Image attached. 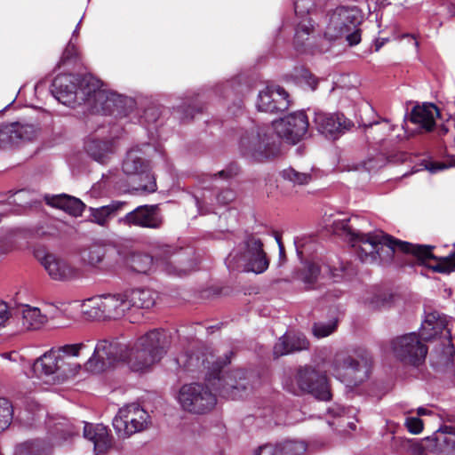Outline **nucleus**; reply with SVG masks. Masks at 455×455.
Returning <instances> with one entry per match:
<instances>
[{"label":"nucleus","mask_w":455,"mask_h":455,"mask_svg":"<svg viewBox=\"0 0 455 455\" xmlns=\"http://www.w3.org/2000/svg\"><path fill=\"white\" fill-rule=\"evenodd\" d=\"M36 257L53 280L68 281L79 275L76 267L52 253L36 251Z\"/></svg>","instance_id":"nucleus-21"},{"label":"nucleus","mask_w":455,"mask_h":455,"mask_svg":"<svg viewBox=\"0 0 455 455\" xmlns=\"http://www.w3.org/2000/svg\"><path fill=\"white\" fill-rule=\"evenodd\" d=\"M47 316L39 308L26 306L22 309V326L26 330H38L47 323Z\"/></svg>","instance_id":"nucleus-36"},{"label":"nucleus","mask_w":455,"mask_h":455,"mask_svg":"<svg viewBox=\"0 0 455 455\" xmlns=\"http://www.w3.org/2000/svg\"><path fill=\"white\" fill-rule=\"evenodd\" d=\"M347 425L351 430H355L356 427L355 423L352 421H347Z\"/></svg>","instance_id":"nucleus-57"},{"label":"nucleus","mask_w":455,"mask_h":455,"mask_svg":"<svg viewBox=\"0 0 455 455\" xmlns=\"http://www.w3.org/2000/svg\"><path fill=\"white\" fill-rule=\"evenodd\" d=\"M321 267L315 262L307 263L299 273V278L303 282L307 289L314 288L315 283L319 280Z\"/></svg>","instance_id":"nucleus-37"},{"label":"nucleus","mask_w":455,"mask_h":455,"mask_svg":"<svg viewBox=\"0 0 455 455\" xmlns=\"http://www.w3.org/2000/svg\"><path fill=\"white\" fill-rule=\"evenodd\" d=\"M150 416L138 403H131L119 409L113 419V427L120 438L146 430L150 425Z\"/></svg>","instance_id":"nucleus-10"},{"label":"nucleus","mask_w":455,"mask_h":455,"mask_svg":"<svg viewBox=\"0 0 455 455\" xmlns=\"http://www.w3.org/2000/svg\"><path fill=\"white\" fill-rule=\"evenodd\" d=\"M362 20V12L356 6H338L330 15L324 36L330 40L345 36L350 45H355L361 41L358 27Z\"/></svg>","instance_id":"nucleus-6"},{"label":"nucleus","mask_w":455,"mask_h":455,"mask_svg":"<svg viewBox=\"0 0 455 455\" xmlns=\"http://www.w3.org/2000/svg\"><path fill=\"white\" fill-rule=\"evenodd\" d=\"M329 425H330V426H334V425H335V422H331V421H329Z\"/></svg>","instance_id":"nucleus-60"},{"label":"nucleus","mask_w":455,"mask_h":455,"mask_svg":"<svg viewBox=\"0 0 455 455\" xmlns=\"http://www.w3.org/2000/svg\"><path fill=\"white\" fill-rule=\"evenodd\" d=\"M296 381L297 387L286 386V388L295 395L302 391L310 393L320 400H329L331 398L326 376L316 371L312 367L300 368L297 372Z\"/></svg>","instance_id":"nucleus-15"},{"label":"nucleus","mask_w":455,"mask_h":455,"mask_svg":"<svg viewBox=\"0 0 455 455\" xmlns=\"http://www.w3.org/2000/svg\"><path fill=\"white\" fill-rule=\"evenodd\" d=\"M168 340L163 331L153 330L140 337L132 345L119 339H101L86 362L87 370L100 372L125 362L134 371L148 370L166 354Z\"/></svg>","instance_id":"nucleus-2"},{"label":"nucleus","mask_w":455,"mask_h":455,"mask_svg":"<svg viewBox=\"0 0 455 455\" xmlns=\"http://www.w3.org/2000/svg\"><path fill=\"white\" fill-rule=\"evenodd\" d=\"M348 410L340 406V405H338V404H335L333 406H331V408L328 409V412L332 415L334 418H339V422H338V426L339 427H344L345 425V418H346V414L347 413Z\"/></svg>","instance_id":"nucleus-46"},{"label":"nucleus","mask_w":455,"mask_h":455,"mask_svg":"<svg viewBox=\"0 0 455 455\" xmlns=\"http://www.w3.org/2000/svg\"><path fill=\"white\" fill-rule=\"evenodd\" d=\"M391 350L398 360L411 365L420 364L427 353V347L415 332L395 338L391 341Z\"/></svg>","instance_id":"nucleus-16"},{"label":"nucleus","mask_w":455,"mask_h":455,"mask_svg":"<svg viewBox=\"0 0 455 455\" xmlns=\"http://www.w3.org/2000/svg\"><path fill=\"white\" fill-rule=\"evenodd\" d=\"M12 419V407L4 398H0V431L6 429Z\"/></svg>","instance_id":"nucleus-41"},{"label":"nucleus","mask_w":455,"mask_h":455,"mask_svg":"<svg viewBox=\"0 0 455 455\" xmlns=\"http://www.w3.org/2000/svg\"><path fill=\"white\" fill-rule=\"evenodd\" d=\"M382 164V159H369L368 161L364 162V168L370 172L381 167Z\"/></svg>","instance_id":"nucleus-50"},{"label":"nucleus","mask_w":455,"mask_h":455,"mask_svg":"<svg viewBox=\"0 0 455 455\" xmlns=\"http://www.w3.org/2000/svg\"><path fill=\"white\" fill-rule=\"evenodd\" d=\"M118 221L127 226L156 229L162 226L163 218L157 205H140L120 218Z\"/></svg>","instance_id":"nucleus-22"},{"label":"nucleus","mask_w":455,"mask_h":455,"mask_svg":"<svg viewBox=\"0 0 455 455\" xmlns=\"http://www.w3.org/2000/svg\"><path fill=\"white\" fill-rule=\"evenodd\" d=\"M433 449L438 452H449L455 451V427L444 426L438 429L434 437Z\"/></svg>","instance_id":"nucleus-33"},{"label":"nucleus","mask_w":455,"mask_h":455,"mask_svg":"<svg viewBox=\"0 0 455 455\" xmlns=\"http://www.w3.org/2000/svg\"><path fill=\"white\" fill-rule=\"evenodd\" d=\"M39 127L32 123L18 121L0 127V148H8L24 141H31L39 135Z\"/></svg>","instance_id":"nucleus-19"},{"label":"nucleus","mask_w":455,"mask_h":455,"mask_svg":"<svg viewBox=\"0 0 455 455\" xmlns=\"http://www.w3.org/2000/svg\"><path fill=\"white\" fill-rule=\"evenodd\" d=\"M146 153L140 147L132 148L126 154L123 162L122 170L130 177H138L140 180H147V183L140 184L139 189L152 193L156 190L155 178L148 172V162L145 158Z\"/></svg>","instance_id":"nucleus-17"},{"label":"nucleus","mask_w":455,"mask_h":455,"mask_svg":"<svg viewBox=\"0 0 455 455\" xmlns=\"http://www.w3.org/2000/svg\"><path fill=\"white\" fill-rule=\"evenodd\" d=\"M402 38H411L413 40V44L415 45V47L418 49L419 46V42L417 41L416 37L413 36V35H409V34H403L401 36Z\"/></svg>","instance_id":"nucleus-54"},{"label":"nucleus","mask_w":455,"mask_h":455,"mask_svg":"<svg viewBox=\"0 0 455 455\" xmlns=\"http://www.w3.org/2000/svg\"><path fill=\"white\" fill-rule=\"evenodd\" d=\"M232 352L224 355V357L216 356L213 353L203 355L202 365L206 371V379L218 390L220 395L231 399L243 397L246 389L244 372L240 370L234 371L226 375H220L221 369L230 363Z\"/></svg>","instance_id":"nucleus-3"},{"label":"nucleus","mask_w":455,"mask_h":455,"mask_svg":"<svg viewBox=\"0 0 455 455\" xmlns=\"http://www.w3.org/2000/svg\"><path fill=\"white\" fill-rule=\"evenodd\" d=\"M303 77L307 80L308 84L312 87V89H315L316 86V81L311 74L308 73V71L305 70L303 73Z\"/></svg>","instance_id":"nucleus-53"},{"label":"nucleus","mask_w":455,"mask_h":455,"mask_svg":"<svg viewBox=\"0 0 455 455\" xmlns=\"http://www.w3.org/2000/svg\"><path fill=\"white\" fill-rule=\"evenodd\" d=\"M312 29L313 25L311 20L308 19L303 20L297 27L295 33V44L298 46H302L304 42L308 39Z\"/></svg>","instance_id":"nucleus-42"},{"label":"nucleus","mask_w":455,"mask_h":455,"mask_svg":"<svg viewBox=\"0 0 455 455\" xmlns=\"http://www.w3.org/2000/svg\"><path fill=\"white\" fill-rule=\"evenodd\" d=\"M175 254V249L170 245L163 244L156 248L154 257L140 251L121 250L118 256L122 263L132 271L140 274H150L161 269L167 274L182 275L185 269H177L170 262Z\"/></svg>","instance_id":"nucleus-5"},{"label":"nucleus","mask_w":455,"mask_h":455,"mask_svg":"<svg viewBox=\"0 0 455 455\" xmlns=\"http://www.w3.org/2000/svg\"><path fill=\"white\" fill-rule=\"evenodd\" d=\"M417 413L419 416H423V415H428L431 413V411L426 408H423V407H419L417 409Z\"/></svg>","instance_id":"nucleus-55"},{"label":"nucleus","mask_w":455,"mask_h":455,"mask_svg":"<svg viewBox=\"0 0 455 455\" xmlns=\"http://www.w3.org/2000/svg\"><path fill=\"white\" fill-rule=\"evenodd\" d=\"M338 326V320L332 319L328 323L319 322L313 325L312 331L314 336L318 339L325 338L333 333Z\"/></svg>","instance_id":"nucleus-39"},{"label":"nucleus","mask_w":455,"mask_h":455,"mask_svg":"<svg viewBox=\"0 0 455 455\" xmlns=\"http://www.w3.org/2000/svg\"><path fill=\"white\" fill-rule=\"evenodd\" d=\"M76 56H77V49H76L75 42L73 41V38H71L63 52L60 61L66 62L68 60H70L76 58Z\"/></svg>","instance_id":"nucleus-47"},{"label":"nucleus","mask_w":455,"mask_h":455,"mask_svg":"<svg viewBox=\"0 0 455 455\" xmlns=\"http://www.w3.org/2000/svg\"><path fill=\"white\" fill-rule=\"evenodd\" d=\"M377 124H379V122H375V123H373V124H370V127H372V125H377Z\"/></svg>","instance_id":"nucleus-59"},{"label":"nucleus","mask_w":455,"mask_h":455,"mask_svg":"<svg viewBox=\"0 0 455 455\" xmlns=\"http://www.w3.org/2000/svg\"><path fill=\"white\" fill-rule=\"evenodd\" d=\"M226 264L230 269L243 267L247 272L262 274L268 268L269 259L263 249L262 241L250 235L229 253Z\"/></svg>","instance_id":"nucleus-7"},{"label":"nucleus","mask_w":455,"mask_h":455,"mask_svg":"<svg viewBox=\"0 0 455 455\" xmlns=\"http://www.w3.org/2000/svg\"><path fill=\"white\" fill-rule=\"evenodd\" d=\"M80 23H81V20L79 21V23L77 24L76 28H75L74 32H73V35H72V37L71 38H75L78 35V32H79V26H80Z\"/></svg>","instance_id":"nucleus-56"},{"label":"nucleus","mask_w":455,"mask_h":455,"mask_svg":"<svg viewBox=\"0 0 455 455\" xmlns=\"http://www.w3.org/2000/svg\"><path fill=\"white\" fill-rule=\"evenodd\" d=\"M289 95L280 86L267 87L259 94L257 108L259 111L276 113L289 108Z\"/></svg>","instance_id":"nucleus-23"},{"label":"nucleus","mask_w":455,"mask_h":455,"mask_svg":"<svg viewBox=\"0 0 455 455\" xmlns=\"http://www.w3.org/2000/svg\"><path fill=\"white\" fill-rule=\"evenodd\" d=\"M294 10L297 15L303 17L314 7L313 0H294Z\"/></svg>","instance_id":"nucleus-44"},{"label":"nucleus","mask_w":455,"mask_h":455,"mask_svg":"<svg viewBox=\"0 0 455 455\" xmlns=\"http://www.w3.org/2000/svg\"><path fill=\"white\" fill-rule=\"evenodd\" d=\"M309 342L302 333L284 334L274 346V355L279 357L292 352L306 350Z\"/></svg>","instance_id":"nucleus-28"},{"label":"nucleus","mask_w":455,"mask_h":455,"mask_svg":"<svg viewBox=\"0 0 455 455\" xmlns=\"http://www.w3.org/2000/svg\"><path fill=\"white\" fill-rule=\"evenodd\" d=\"M124 293L104 294L87 299L84 305V314L91 319H119L129 310Z\"/></svg>","instance_id":"nucleus-9"},{"label":"nucleus","mask_w":455,"mask_h":455,"mask_svg":"<svg viewBox=\"0 0 455 455\" xmlns=\"http://www.w3.org/2000/svg\"><path fill=\"white\" fill-rule=\"evenodd\" d=\"M440 335L443 339V353L452 356L455 354L451 343V333L447 328V320L437 313L428 314L421 324L420 338L424 340H430Z\"/></svg>","instance_id":"nucleus-20"},{"label":"nucleus","mask_w":455,"mask_h":455,"mask_svg":"<svg viewBox=\"0 0 455 455\" xmlns=\"http://www.w3.org/2000/svg\"><path fill=\"white\" fill-rule=\"evenodd\" d=\"M281 174L283 180L292 183L294 186H305L312 180L310 172H301L292 167L284 169Z\"/></svg>","instance_id":"nucleus-38"},{"label":"nucleus","mask_w":455,"mask_h":455,"mask_svg":"<svg viewBox=\"0 0 455 455\" xmlns=\"http://www.w3.org/2000/svg\"><path fill=\"white\" fill-rule=\"evenodd\" d=\"M78 434L76 429L68 420L63 419L58 422L53 430V438L47 440H34L25 442L15 450L16 455H52V449L56 445H62L68 438Z\"/></svg>","instance_id":"nucleus-11"},{"label":"nucleus","mask_w":455,"mask_h":455,"mask_svg":"<svg viewBox=\"0 0 455 455\" xmlns=\"http://www.w3.org/2000/svg\"><path fill=\"white\" fill-rule=\"evenodd\" d=\"M433 441L430 437L425 439H401L400 448L405 455H429L435 452Z\"/></svg>","instance_id":"nucleus-34"},{"label":"nucleus","mask_w":455,"mask_h":455,"mask_svg":"<svg viewBox=\"0 0 455 455\" xmlns=\"http://www.w3.org/2000/svg\"><path fill=\"white\" fill-rule=\"evenodd\" d=\"M105 256V249L100 246H92L83 252V260L91 266L100 264Z\"/></svg>","instance_id":"nucleus-40"},{"label":"nucleus","mask_w":455,"mask_h":455,"mask_svg":"<svg viewBox=\"0 0 455 455\" xmlns=\"http://www.w3.org/2000/svg\"><path fill=\"white\" fill-rule=\"evenodd\" d=\"M10 313L5 303L0 302V329L5 325L9 320Z\"/></svg>","instance_id":"nucleus-49"},{"label":"nucleus","mask_w":455,"mask_h":455,"mask_svg":"<svg viewBox=\"0 0 455 455\" xmlns=\"http://www.w3.org/2000/svg\"><path fill=\"white\" fill-rule=\"evenodd\" d=\"M385 303L386 299L377 295L369 301V307L372 309H378L383 307Z\"/></svg>","instance_id":"nucleus-51"},{"label":"nucleus","mask_w":455,"mask_h":455,"mask_svg":"<svg viewBox=\"0 0 455 455\" xmlns=\"http://www.w3.org/2000/svg\"><path fill=\"white\" fill-rule=\"evenodd\" d=\"M391 129H392V128H391V126H390V125H388L387 130H388V131H391Z\"/></svg>","instance_id":"nucleus-62"},{"label":"nucleus","mask_w":455,"mask_h":455,"mask_svg":"<svg viewBox=\"0 0 455 455\" xmlns=\"http://www.w3.org/2000/svg\"><path fill=\"white\" fill-rule=\"evenodd\" d=\"M404 425L412 435H419L423 430V421L419 417H407Z\"/></svg>","instance_id":"nucleus-43"},{"label":"nucleus","mask_w":455,"mask_h":455,"mask_svg":"<svg viewBox=\"0 0 455 455\" xmlns=\"http://www.w3.org/2000/svg\"><path fill=\"white\" fill-rule=\"evenodd\" d=\"M126 203L123 201H113L108 205L98 208H90L91 220L100 226H106L108 221L124 210Z\"/></svg>","instance_id":"nucleus-31"},{"label":"nucleus","mask_w":455,"mask_h":455,"mask_svg":"<svg viewBox=\"0 0 455 455\" xmlns=\"http://www.w3.org/2000/svg\"><path fill=\"white\" fill-rule=\"evenodd\" d=\"M45 201L49 205L76 217L81 216L85 208V204L80 199L66 194L46 196Z\"/></svg>","instance_id":"nucleus-30"},{"label":"nucleus","mask_w":455,"mask_h":455,"mask_svg":"<svg viewBox=\"0 0 455 455\" xmlns=\"http://www.w3.org/2000/svg\"><path fill=\"white\" fill-rule=\"evenodd\" d=\"M84 436L93 443L94 450L100 453L111 446V436L108 429L102 424L92 425L85 423Z\"/></svg>","instance_id":"nucleus-29"},{"label":"nucleus","mask_w":455,"mask_h":455,"mask_svg":"<svg viewBox=\"0 0 455 455\" xmlns=\"http://www.w3.org/2000/svg\"><path fill=\"white\" fill-rule=\"evenodd\" d=\"M362 361L351 355L349 350H339L329 363L328 371L347 385H357L366 377L365 365Z\"/></svg>","instance_id":"nucleus-12"},{"label":"nucleus","mask_w":455,"mask_h":455,"mask_svg":"<svg viewBox=\"0 0 455 455\" xmlns=\"http://www.w3.org/2000/svg\"><path fill=\"white\" fill-rule=\"evenodd\" d=\"M236 174V172H234L232 169L230 170H223V171H220L218 173L214 174L213 177H220V178H224V179H228V178H230L234 175Z\"/></svg>","instance_id":"nucleus-52"},{"label":"nucleus","mask_w":455,"mask_h":455,"mask_svg":"<svg viewBox=\"0 0 455 455\" xmlns=\"http://www.w3.org/2000/svg\"><path fill=\"white\" fill-rule=\"evenodd\" d=\"M78 99L88 101L97 110L100 108L106 114L120 111L126 101L123 95L103 88L101 81L91 75L79 77Z\"/></svg>","instance_id":"nucleus-8"},{"label":"nucleus","mask_w":455,"mask_h":455,"mask_svg":"<svg viewBox=\"0 0 455 455\" xmlns=\"http://www.w3.org/2000/svg\"><path fill=\"white\" fill-rule=\"evenodd\" d=\"M443 133H446V132H447V129H443Z\"/></svg>","instance_id":"nucleus-61"},{"label":"nucleus","mask_w":455,"mask_h":455,"mask_svg":"<svg viewBox=\"0 0 455 455\" xmlns=\"http://www.w3.org/2000/svg\"><path fill=\"white\" fill-rule=\"evenodd\" d=\"M128 309L149 308L155 304L156 293L146 288H137L124 292Z\"/></svg>","instance_id":"nucleus-32"},{"label":"nucleus","mask_w":455,"mask_h":455,"mask_svg":"<svg viewBox=\"0 0 455 455\" xmlns=\"http://www.w3.org/2000/svg\"><path fill=\"white\" fill-rule=\"evenodd\" d=\"M314 123L318 132L329 139H335L347 129V122L341 114L318 111L315 113Z\"/></svg>","instance_id":"nucleus-25"},{"label":"nucleus","mask_w":455,"mask_h":455,"mask_svg":"<svg viewBox=\"0 0 455 455\" xmlns=\"http://www.w3.org/2000/svg\"><path fill=\"white\" fill-rule=\"evenodd\" d=\"M308 444L300 439H286L275 444H265L255 451L254 455H305Z\"/></svg>","instance_id":"nucleus-26"},{"label":"nucleus","mask_w":455,"mask_h":455,"mask_svg":"<svg viewBox=\"0 0 455 455\" xmlns=\"http://www.w3.org/2000/svg\"><path fill=\"white\" fill-rule=\"evenodd\" d=\"M88 154L97 162L106 164L114 153L113 145L109 141L91 140L86 144Z\"/></svg>","instance_id":"nucleus-35"},{"label":"nucleus","mask_w":455,"mask_h":455,"mask_svg":"<svg viewBox=\"0 0 455 455\" xmlns=\"http://www.w3.org/2000/svg\"><path fill=\"white\" fill-rule=\"evenodd\" d=\"M455 167V155L451 156L449 164L439 163V162H431L428 163L426 168L431 172L435 173L437 172L448 169L449 167Z\"/></svg>","instance_id":"nucleus-45"},{"label":"nucleus","mask_w":455,"mask_h":455,"mask_svg":"<svg viewBox=\"0 0 455 455\" xmlns=\"http://www.w3.org/2000/svg\"><path fill=\"white\" fill-rule=\"evenodd\" d=\"M234 198H235V193L230 189H226V190L222 191L217 196V200L221 204H227L229 202L233 201Z\"/></svg>","instance_id":"nucleus-48"},{"label":"nucleus","mask_w":455,"mask_h":455,"mask_svg":"<svg viewBox=\"0 0 455 455\" xmlns=\"http://www.w3.org/2000/svg\"><path fill=\"white\" fill-rule=\"evenodd\" d=\"M196 204H197V207H198L199 211H200L202 213H204V212H202V210H201L200 202H199V200H198V199H196Z\"/></svg>","instance_id":"nucleus-58"},{"label":"nucleus","mask_w":455,"mask_h":455,"mask_svg":"<svg viewBox=\"0 0 455 455\" xmlns=\"http://www.w3.org/2000/svg\"><path fill=\"white\" fill-rule=\"evenodd\" d=\"M438 116V109L434 104L426 103L415 106L410 115V121L418 126L419 131L430 132Z\"/></svg>","instance_id":"nucleus-27"},{"label":"nucleus","mask_w":455,"mask_h":455,"mask_svg":"<svg viewBox=\"0 0 455 455\" xmlns=\"http://www.w3.org/2000/svg\"><path fill=\"white\" fill-rule=\"evenodd\" d=\"M79 76L75 75H60L54 78L52 92L64 105H71L78 100Z\"/></svg>","instance_id":"nucleus-24"},{"label":"nucleus","mask_w":455,"mask_h":455,"mask_svg":"<svg viewBox=\"0 0 455 455\" xmlns=\"http://www.w3.org/2000/svg\"><path fill=\"white\" fill-rule=\"evenodd\" d=\"M177 401L181 408L192 413H204L216 404L215 395L201 383L183 385L178 393Z\"/></svg>","instance_id":"nucleus-13"},{"label":"nucleus","mask_w":455,"mask_h":455,"mask_svg":"<svg viewBox=\"0 0 455 455\" xmlns=\"http://www.w3.org/2000/svg\"><path fill=\"white\" fill-rule=\"evenodd\" d=\"M275 142L265 129H251L244 132L239 139L240 153L251 160L262 161L274 154Z\"/></svg>","instance_id":"nucleus-14"},{"label":"nucleus","mask_w":455,"mask_h":455,"mask_svg":"<svg viewBox=\"0 0 455 455\" xmlns=\"http://www.w3.org/2000/svg\"><path fill=\"white\" fill-rule=\"evenodd\" d=\"M355 220L354 219V220ZM351 221L353 220L350 219L335 220L334 231H341L350 236L352 247L363 263L372 264L379 260L388 261L395 251H403L413 254L435 272L450 273L455 270V251L449 256L436 258L432 253V246L395 240L382 231L363 233L350 225Z\"/></svg>","instance_id":"nucleus-1"},{"label":"nucleus","mask_w":455,"mask_h":455,"mask_svg":"<svg viewBox=\"0 0 455 455\" xmlns=\"http://www.w3.org/2000/svg\"><path fill=\"white\" fill-rule=\"evenodd\" d=\"M88 343L89 340H86L51 349L36 359L33 365L34 371L39 377L58 374L64 378L74 374L77 371L80 364L73 363L72 359L79 357L88 351Z\"/></svg>","instance_id":"nucleus-4"},{"label":"nucleus","mask_w":455,"mask_h":455,"mask_svg":"<svg viewBox=\"0 0 455 455\" xmlns=\"http://www.w3.org/2000/svg\"><path fill=\"white\" fill-rule=\"evenodd\" d=\"M278 137L296 144L302 140L308 129V120L304 112H296L273 123Z\"/></svg>","instance_id":"nucleus-18"}]
</instances>
